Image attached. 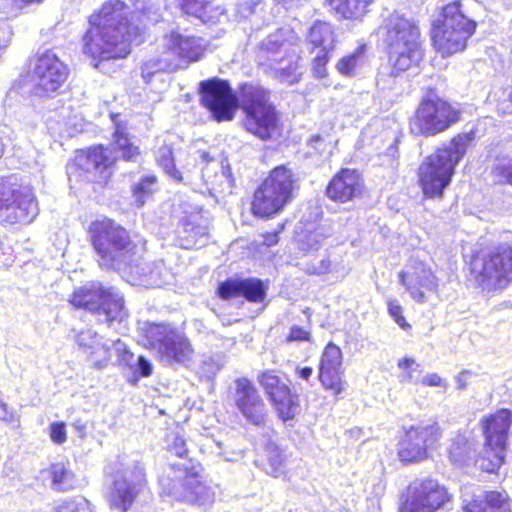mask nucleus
Listing matches in <instances>:
<instances>
[{
    "instance_id": "obj_1",
    "label": "nucleus",
    "mask_w": 512,
    "mask_h": 512,
    "mask_svg": "<svg viewBox=\"0 0 512 512\" xmlns=\"http://www.w3.org/2000/svg\"><path fill=\"white\" fill-rule=\"evenodd\" d=\"M134 6L132 12L121 0H109L89 16L88 28L81 38V52L94 68L101 69L106 61L127 57L131 44L142 42L143 27L132 22L136 14L157 21L150 17L152 7H144L140 0Z\"/></svg>"
},
{
    "instance_id": "obj_2",
    "label": "nucleus",
    "mask_w": 512,
    "mask_h": 512,
    "mask_svg": "<svg viewBox=\"0 0 512 512\" xmlns=\"http://www.w3.org/2000/svg\"><path fill=\"white\" fill-rule=\"evenodd\" d=\"M201 103L218 121H230L238 107L245 113V129L261 140L274 139L279 132L280 114L270 101V91L259 84L244 83L239 96L228 81L212 78L200 83Z\"/></svg>"
},
{
    "instance_id": "obj_3",
    "label": "nucleus",
    "mask_w": 512,
    "mask_h": 512,
    "mask_svg": "<svg viewBox=\"0 0 512 512\" xmlns=\"http://www.w3.org/2000/svg\"><path fill=\"white\" fill-rule=\"evenodd\" d=\"M88 238L98 265L105 270L132 267L144 250V244L133 240L125 227L107 217L89 224Z\"/></svg>"
},
{
    "instance_id": "obj_4",
    "label": "nucleus",
    "mask_w": 512,
    "mask_h": 512,
    "mask_svg": "<svg viewBox=\"0 0 512 512\" xmlns=\"http://www.w3.org/2000/svg\"><path fill=\"white\" fill-rule=\"evenodd\" d=\"M472 138L468 134L455 136L438 148L419 166V183L429 198L441 197L450 184L455 167L463 158Z\"/></svg>"
},
{
    "instance_id": "obj_5",
    "label": "nucleus",
    "mask_w": 512,
    "mask_h": 512,
    "mask_svg": "<svg viewBox=\"0 0 512 512\" xmlns=\"http://www.w3.org/2000/svg\"><path fill=\"white\" fill-rule=\"evenodd\" d=\"M379 35L391 56H396L391 77H396V71H406L421 61L420 30L414 20L393 13L383 21Z\"/></svg>"
},
{
    "instance_id": "obj_6",
    "label": "nucleus",
    "mask_w": 512,
    "mask_h": 512,
    "mask_svg": "<svg viewBox=\"0 0 512 512\" xmlns=\"http://www.w3.org/2000/svg\"><path fill=\"white\" fill-rule=\"evenodd\" d=\"M139 342L156 349L160 362L168 367H188L194 358V349L186 335L166 324L143 322L139 326Z\"/></svg>"
},
{
    "instance_id": "obj_7",
    "label": "nucleus",
    "mask_w": 512,
    "mask_h": 512,
    "mask_svg": "<svg viewBox=\"0 0 512 512\" xmlns=\"http://www.w3.org/2000/svg\"><path fill=\"white\" fill-rule=\"evenodd\" d=\"M441 10L432 25V41L438 52L448 56L465 49L476 22L464 14L460 1H453Z\"/></svg>"
},
{
    "instance_id": "obj_8",
    "label": "nucleus",
    "mask_w": 512,
    "mask_h": 512,
    "mask_svg": "<svg viewBox=\"0 0 512 512\" xmlns=\"http://www.w3.org/2000/svg\"><path fill=\"white\" fill-rule=\"evenodd\" d=\"M471 274L483 290L504 289L512 281V246L482 248L470 262Z\"/></svg>"
},
{
    "instance_id": "obj_9",
    "label": "nucleus",
    "mask_w": 512,
    "mask_h": 512,
    "mask_svg": "<svg viewBox=\"0 0 512 512\" xmlns=\"http://www.w3.org/2000/svg\"><path fill=\"white\" fill-rule=\"evenodd\" d=\"M70 302L76 308L98 314L103 317L99 320L109 325L114 322L120 324L128 317L123 296L115 289L105 288L98 282L87 283L76 289Z\"/></svg>"
},
{
    "instance_id": "obj_10",
    "label": "nucleus",
    "mask_w": 512,
    "mask_h": 512,
    "mask_svg": "<svg viewBox=\"0 0 512 512\" xmlns=\"http://www.w3.org/2000/svg\"><path fill=\"white\" fill-rule=\"evenodd\" d=\"M38 213V202L30 187L17 184L13 177L0 178V224H29Z\"/></svg>"
},
{
    "instance_id": "obj_11",
    "label": "nucleus",
    "mask_w": 512,
    "mask_h": 512,
    "mask_svg": "<svg viewBox=\"0 0 512 512\" xmlns=\"http://www.w3.org/2000/svg\"><path fill=\"white\" fill-rule=\"evenodd\" d=\"M294 178L285 166L274 168L255 191L252 212L261 217L278 213L293 198Z\"/></svg>"
},
{
    "instance_id": "obj_12",
    "label": "nucleus",
    "mask_w": 512,
    "mask_h": 512,
    "mask_svg": "<svg viewBox=\"0 0 512 512\" xmlns=\"http://www.w3.org/2000/svg\"><path fill=\"white\" fill-rule=\"evenodd\" d=\"M511 424L512 412L508 409H500L486 420L484 425V449L475 462L481 470L493 473L504 462Z\"/></svg>"
},
{
    "instance_id": "obj_13",
    "label": "nucleus",
    "mask_w": 512,
    "mask_h": 512,
    "mask_svg": "<svg viewBox=\"0 0 512 512\" xmlns=\"http://www.w3.org/2000/svg\"><path fill=\"white\" fill-rule=\"evenodd\" d=\"M147 489L143 467L138 464L116 470L106 486L105 499L111 508L127 512Z\"/></svg>"
},
{
    "instance_id": "obj_14",
    "label": "nucleus",
    "mask_w": 512,
    "mask_h": 512,
    "mask_svg": "<svg viewBox=\"0 0 512 512\" xmlns=\"http://www.w3.org/2000/svg\"><path fill=\"white\" fill-rule=\"evenodd\" d=\"M460 119V111L447 101L434 96L422 100L410 119V130L415 135L435 136L447 130Z\"/></svg>"
},
{
    "instance_id": "obj_15",
    "label": "nucleus",
    "mask_w": 512,
    "mask_h": 512,
    "mask_svg": "<svg viewBox=\"0 0 512 512\" xmlns=\"http://www.w3.org/2000/svg\"><path fill=\"white\" fill-rule=\"evenodd\" d=\"M69 73L68 66L54 51L46 50L37 54L30 71L31 93L40 98L53 96L63 87Z\"/></svg>"
},
{
    "instance_id": "obj_16",
    "label": "nucleus",
    "mask_w": 512,
    "mask_h": 512,
    "mask_svg": "<svg viewBox=\"0 0 512 512\" xmlns=\"http://www.w3.org/2000/svg\"><path fill=\"white\" fill-rule=\"evenodd\" d=\"M257 58L260 66L271 69L280 81L292 84L298 80L295 56L281 30L270 34L262 42Z\"/></svg>"
},
{
    "instance_id": "obj_17",
    "label": "nucleus",
    "mask_w": 512,
    "mask_h": 512,
    "mask_svg": "<svg viewBox=\"0 0 512 512\" xmlns=\"http://www.w3.org/2000/svg\"><path fill=\"white\" fill-rule=\"evenodd\" d=\"M441 429L437 423H419L405 428L398 443V456L402 462H418L426 459L437 447Z\"/></svg>"
},
{
    "instance_id": "obj_18",
    "label": "nucleus",
    "mask_w": 512,
    "mask_h": 512,
    "mask_svg": "<svg viewBox=\"0 0 512 512\" xmlns=\"http://www.w3.org/2000/svg\"><path fill=\"white\" fill-rule=\"evenodd\" d=\"M452 500L448 489L433 478L418 479L409 485L400 512H436Z\"/></svg>"
},
{
    "instance_id": "obj_19",
    "label": "nucleus",
    "mask_w": 512,
    "mask_h": 512,
    "mask_svg": "<svg viewBox=\"0 0 512 512\" xmlns=\"http://www.w3.org/2000/svg\"><path fill=\"white\" fill-rule=\"evenodd\" d=\"M232 400L243 418L255 425H264L267 420V407L252 381L245 377L235 380Z\"/></svg>"
},
{
    "instance_id": "obj_20",
    "label": "nucleus",
    "mask_w": 512,
    "mask_h": 512,
    "mask_svg": "<svg viewBox=\"0 0 512 512\" xmlns=\"http://www.w3.org/2000/svg\"><path fill=\"white\" fill-rule=\"evenodd\" d=\"M116 156L109 148L102 145L80 152L75 158V165L85 174L91 182H106L111 176V167Z\"/></svg>"
},
{
    "instance_id": "obj_21",
    "label": "nucleus",
    "mask_w": 512,
    "mask_h": 512,
    "mask_svg": "<svg viewBox=\"0 0 512 512\" xmlns=\"http://www.w3.org/2000/svg\"><path fill=\"white\" fill-rule=\"evenodd\" d=\"M460 491L465 512H512L506 493L484 492L474 485H464Z\"/></svg>"
},
{
    "instance_id": "obj_22",
    "label": "nucleus",
    "mask_w": 512,
    "mask_h": 512,
    "mask_svg": "<svg viewBox=\"0 0 512 512\" xmlns=\"http://www.w3.org/2000/svg\"><path fill=\"white\" fill-rule=\"evenodd\" d=\"M200 470L201 467L199 465H192L190 468L185 467V477L178 483V485L174 484L173 491L170 492V494L176 500L199 506L212 504L215 499V492L210 486L200 480Z\"/></svg>"
},
{
    "instance_id": "obj_23",
    "label": "nucleus",
    "mask_w": 512,
    "mask_h": 512,
    "mask_svg": "<svg viewBox=\"0 0 512 512\" xmlns=\"http://www.w3.org/2000/svg\"><path fill=\"white\" fill-rule=\"evenodd\" d=\"M342 351L330 342L324 348L318 367V379L325 390H330L338 396L344 390Z\"/></svg>"
},
{
    "instance_id": "obj_24",
    "label": "nucleus",
    "mask_w": 512,
    "mask_h": 512,
    "mask_svg": "<svg viewBox=\"0 0 512 512\" xmlns=\"http://www.w3.org/2000/svg\"><path fill=\"white\" fill-rule=\"evenodd\" d=\"M258 380L276 406L280 417L284 421L294 418L299 404L292 396L289 386L274 371L263 372Z\"/></svg>"
},
{
    "instance_id": "obj_25",
    "label": "nucleus",
    "mask_w": 512,
    "mask_h": 512,
    "mask_svg": "<svg viewBox=\"0 0 512 512\" xmlns=\"http://www.w3.org/2000/svg\"><path fill=\"white\" fill-rule=\"evenodd\" d=\"M363 188L361 174L355 169L343 168L329 181L325 193L334 202L346 203L359 197Z\"/></svg>"
},
{
    "instance_id": "obj_26",
    "label": "nucleus",
    "mask_w": 512,
    "mask_h": 512,
    "mask_svg": "<svg viewBox=\"0 0 512 512\" xmlns=\"http://www.w3.org/2000/svg\"><path fill=\"white\" fill-rule=\"evenodd\" d=\"M71 337L77 346L85 353L91 366L97 370H103L110 362V346L102 343L101 336L94 330L87 328L80 331L73 330Z\"/></svg>"
},
{
    "instance_id": "obj_27",
    "label": "nucleus",
    "mask_w": 512,
    "mask_h": 512,
    "mask_svg": "<svg viewBox=\"0 0 512 512\" xmlns=\"http://www.w3.org/2000/svg\"><path fill=\"white\" fill-rule=\"evenodd\" d=\"M267 285L257 278H229L219 284L217 293L222 299L242 296L249 302H262L266 298Z\"/></svg>"
},
{
    "instance_id": "obj_28",
    "label": "nucleus",
    "mask_w": 512,
    "mask_h": 512,
    "mask_svg": "<svg viewBox=\"0 0 512 512\" xmlns=\"http://www.w3.org/2000/svg\"><path fill=\"white\" fill-rule=\"evenodd\" d=\"M413 273H399V282L406 287L411 297L419 302L426 301L425 293L421 288L427 291H434L438 286L437 278L431 269L423 262H415L413 266Z\"/></svg>"
},
{
    "instance_id": "obj_29",
    "label": "nucleus",
    "mask_w": 512,
    "mask_h": 512,
    "mask_svg": "<svg viewBox=\"0 0 512 512\" xmlns=\"http://www.w3.org/2000/svg\"><path fill=\"white\" fill-rule=\"evenodd\" d=\"M167 52L174 60L176 57L188 62H195L201 59L205 52L206 44L202 38L184 36L179 32H172L164 38Z\"/></svg>"
},
{
    "instance_id": "obj_30",
    "label": "nucleus",
    "mask_w": 512,
    "mask_h": 512,
    "mask_svg": "<svg viewBox=\"0 0 512 512\" xmlns=\"http://www.w3.org/2000/svg\"><path fill=\"white\" fill-rule=\"evenodd\" d=\"M176 6L188 16L203 23H217L225 16L226 9L215 0H174Z\"/></svg>"
},
{
    "instance_id": "obj_31",
    "label": "nucleus",
    "mask_w": 512,
    "mask_h": 512,
    "mask_svg": "<svg viewBox=\"0 0 512 512\" xmlns=\"http://www.w3.org/2000/svg\"><path fill=\"white\" fill-rule=\"evenodd\" d=\"M331 235V229L327 225L314 226L309 224L296 234V242L299 250L305 253H314L323 246L325 240Z\"/></svg>"
},
{
    "instance_id": "obj_32",
    "label": "nucleus",
    "mask_w": 512,
    "mask_h": 512,
    "mask_svg": "<svg viewBox=\"0 0 512 512\" xmlns=\"http://www.w3.org/2000/svg\"><path fill=\"white\" fill-rule=\"evenodd\" d=\"M178 64L170 57V52H163L161 56H152L141 66V76L146 84H150L154 77H161L163 72L173 71Z\"/></svg>"
},
{
    "instance_id": "obj_33",
    "label": "nucleus",
    "mask_w": 512,
    "mask_h": 512,
    "mask_svg": "<svg viewBox=\"0 0 512 512\" xmlns=\"http://www.w3.org/2000/svg\"><path fill=\"white\" fill-rule=\"evenodd\" d=\"M308 44L320 51H332L334 49L335 34L333 27L326 22L318 21L310 28L307 36Z\"/></svg>"
},
{
    "instance_id": "obj_34",
    "label": "nucleus",
    "mask_w": 512,
    "mask_h": 512,
    "mask_svg": "<svg viewBox=\"0 0 512 512\" xmlns=\"http://www.w3.org/2000/svg\"><path fill=\"white\" fill-rule=\"evenodd\" d=\"M117 118L118 115H112L114 124L113 143L122 153L121 156L124 160L134 161L139 155V147L131 141L126 125L120 123Z\"/></svg>"
},
{
    "instance_id": "obj_35",
    "label": "nucleus",
    "mask_w": 512,
    "mask_h": 512,
    "mask_svg": "<svg viewBox=\"0 0 512 512\" xmlns=\"http://www.w3.org/2000/svg\"><path fill=\"white\" fill-rule=\"evenodd\" d=\"M284 455L280 448L269 441L266 445L265 456L255 461L266 474L278 477L284 473Z\"/></svg>"
},
{
    "instance_id": "obj_36",
    "label": "nucleus",
    "mask_w": 512,
    "mask_h": 512,
    "mask_svg": "<svg viewBox=\"0 0 512 512\" xmlns=\"http://www.w3.org/2000/svg\"><path fill=\"white\" fill-rule=\"evenodd\" d=\"M303 270L309 275H345L346 269L336 259H332L330 255L323 258H313L303 263Z\"/></svg>"
},
{
    "instance_id": "obj_37",
    "label": "nucleus",
    "mask_w": 512,
    "mask_h": 512,
    "mask_svg": "<svg viewBox=\"0 0 512 512\" xmlns=\"http://www.w3.org/2000/svg\"><path fill=\"white\" fill-rule=\"evenodd\" d=\"M51 486L57 491H68L76 486L77 480L69 467L63 461L53 463L49 468Z\"/></svg>"
},
{
    "instance_id": "obj_38",
    "label": "nucleus",
    "mask_w": 512,
    "mask_h": 512,
    "mask_svg": "<svg viewBox=\"0 0 512 512\" xmlns=\"http://www.w3.org/2000/svg\"><path fill=\"white\" fill-rule=\"evenodd\" d=\"M346 19H360L367 13L374 0H326Z\"/></svg>"
},
{
    "instance_id": "obj_39",
    "label": "nucleus",
    "mask_w": 512,
    "mask_h": 512,
    "mask_svg": "<svg viewBox=\"0 0 512 512\" xmlns=\"http://www.w3.org/2000/svg\"><path fill=\"white\" fill-rule=\"evenodd\" d=\"M365 45L358 46L352 53L343 56L336 64L337 71L346 77L355 76L365 62Z\"/></svg>"
},
{
    "instance_id": "obj_40",
    "label": "nucleus",
    "mask_w": 512,
    "mask_h": 512,
    "mask_svg": "<svg viewBox=\"0 0 512 512\" xmlns=\"http://www.w3.org/2000/svg\"><path fill=\"white\" fill-rule=\"evenodd\" d=\"M155 158L158 166L174 181L183 180L181 172L175 167V157L172 145L164 141L156 153Z\"/></svg>"
},
{
    "instance_id": "obj_41",
    "label": "nucleus",
    "mask_w": 512,
    "mask_h": 512,
    "mask_svg": "<svg viewBox=\"0 0 512 512\" xmlns=\"http://www.w3.org/2000/svg\"><path fill=\"white\" fill-rule=\"evenodd\" d=\"M157 190V178L154 175L142 176L132 186V195L138 207L143 206Z\"/></svg>"
},
{
    "instance_id": "obj_42",
    "label": "nucleus",
    "mask_w": 512,
    "mask_h": 512,
    "mask_svg": "<svg viewBox=\"0 0 512 512\" xmlns=\"http://www.w3.org/2000/svg\"><path fill=\"white\" fill-rule=\"evenodd\" d=\"M449 457L455 464L462 465L471 457V447L468 439L462 435H456L449 447Z\"/></svg>"
},
{
    "instance_id": "obj_43",
    "label": "nucleus",
    "mask_w": 512,
    "mask_h": 512,
    "mask_svg": "<svg viewBox=\"0 0 512 512\" xmlns=\"http://www.w3.org/2000/svg\"><path fill=\"white\" fill-rule=\"evenodd\" d=\"M178 235L185 240V247L190 248L196 245L200 238L207 235L206 229L201 226L194 225L190 220H182Z\"/></svg>"
},
{
    "instance_id": "obj_44",
    "label": "nucleus",
    "mask_w": 512,
    "mask_h": 512,
    "mask_svg": "<svg viewBox=\"0 0 512 512\" xmlns=\"http://www.w3.org/2000/svg\"><path fill=\"white\" fill-rule=\"evenodd\" d=\"M398 367L401 370L399 381L401 383H417L422 368L413 358H403L399 360Z\"/></svg>"
},
{
    "instance_id": "obj_45",
    "label": "nucleus",
    "mask_w": 512,
    "mask_h": 512,
    "mask_svg": "<svg viewBox=\"0 0 512 512\" xmlns=\"http://www.w3.org/2000/svg\"><path fill=\"white\" fill-rule=\"evenodd\" d=\"M492 173L499 182L512 186V156L498 157Z\"/></svg>"
},
{
    "instance_id": "obj_46",
    "label": "nucleus",
    "mask_w": 512,
    "mask_h": 512,
    "mask_svg": "<svg viewBox=\"0 0 512 512\" xmlns=\"http://www.w3.org/2000/svg\"><path fill=\"white\" fill-rule=\"evenodd\" d=\"M56 512H97L95 506L83 497L70 499L56 508Z\"/></svg>"
},
{
    "instance_id": "obj_47",
    "label": "nucleus",
    "mask_w": 512,
    "mask_h": 512,
    "mask_svg": "<svg viewBox=\"0 0 512 512\" xmlns=\"http://www.w3.org/2000/svg\"><path fill=\"white\" fill-rule=\"evenodd\" d=\"M223 367L219 357L205 358L199 366V374L206 379H212Z\"/></svg>"
},
{
    "instance_id": "obj_48",
    "label": "nucleus",
    "mask_w": 512,
    "mask_h": 512,
    "mask_svg": "<svg viewBox=\"0 0 512 512\" xmlns=\"http://www.w3.org/2000/svg\"><path fill=\"white\" fill-rule=\"evenodd\" d=\"M168 450L179 458H188L189 450L184 438L176 433L168 435Z\"/></svg>"
},
{
    "instance_id": "obj_49",
    "label": "nucleus",
    "mask_w": 512,
    "mask_h": 512,
    "mask_svg": "<svg viewBox=\"0 0 512 512\" xmlns=\"http://www.w3.org/2000/svg\"><path fill=\"white\" fill-rule=\"evenodd\" d=\"M331 51L317 50L313 57V72L317 78H324L327 76L326 65L329 61V54Z\"/></svg>"
},
{
    "instance_id": "obj_50",
    "label": "nucleus",
    "mask_w": 512,
    "mask_h": 512,
    "mask_svg": "<svg viewBox=\"0 0 512 512\" xmlns=\"http://www.w3.org/2000/svg\"><path fill=\"white\" fill-rule=\"evenodd\" d=\"M387 306L389 315L402 329L406 330L410 328V325L406 322L405 317L402 314L403 309L397 299L389 298L387 300Z\"/></svg>"
},
{
    "instance_id": "obj_51",
    "label": "nucleus",
    "mask_w": 512,
    "mask_h": 512,
    "mask_svg": "<svg viewBox=\"0 0 512 512\" xmlns=\"http://www.w3.org/2000/svg\"><path fill=\"white\" fill-rule=\"evenodd\" d=\"M130 372L136 380L138 377H149L153 372V366L146 357L138 356Z\"/></svg>"
},
{
    "instance_id": "obj_52",
    "label": "nucleus",
    "mask_w": 512,
    "mask_h": 512,
    "mask_svg": "<svg viewBox=\"0 0 512 512\" xmlns=\"http://www.w3.org/2000/svg\"><path fill=\"white\" fill-rule=\"evenodd\" d=\"M50 437L56 444H62L66 441V427L63 422H55L50 425Z\"/></svg>"
},
{
    "instance_id": "obj_53",
    "label": "nucleus",
    "mask_w": 512,
    "mask_h": 512,
    "mask_svg": "<svg viewBox=\"0 0 512 512\" xmlns=\"http://www.w3.org/2000/svg\"><path fill=\"white\" fill-rule=\"evenodd\" d=\"M261 0H238L237 10L241 17L246 18L254 12Z\"/></svg>"
},
{
    "instance_id": "obj_54",
    "label": "nucleus",
    "mask_w": 512,
    "mask_h": 512,
    "mask_svg": "<svg viewBox=\"0 0 512 512\" xmlns=\"http://www.w3.org/2000/svg\"><path fill=\"white\" fill-rule=\"evenodd\" d=\"M287 342H302V341H310V333L299 326H292L290 328V333L286 338Z\"/></svg>"
},
{
    "instance_id": "obj_55",
    "label": "nucleus",
    "mask_w": 512,
    "mask_h": 512,
    "mask_svg": "<svg viewBox=\"0 0 512 512\" xmlns=\"http://www.w3.org/2000/svg\"><path fill=\"white\" fill-rule=\"evenodd\" d=\"M421 383L424 386H430V387H444L447 388L448 384L445 380H443L437 373H429L425 375L421 379Z\"/></svg>"
},
{
    "instance_id": "obj_56",
    "label": "nucleus",
    "mask_w": 512,
    "mask_h": 512,
    "mask_svg": "<svg viewBox=\"0 0 512 512\" xmlns=\"http://www.w3.org/2000/svg\"><path fill=\"white\" fill-rule=\"evenodd\" d=\"M472 378V372L468 370L461 371L456 377V385L458 390H464L467 388L470 379Z\"/></svg>"
},
{
    "instance_id": "obj_57",
    "label": "nucleus",
    "mask_w": 512,
    "mask_h": 512,
    "mask_svg": "<svg viewBox=\"0 0 512 512\" xmlns=\"http://www.w3.org/2000/svg\"><path fill=\"white\" fill-rule=\"evenodd\" d=\"M0 420L5 422H14L15 414L8 408V405L0 399Z\"/></svg>"
},
{
    "instance_id": "obj_58",
    "label": "nucleus",
    "mask_w": 512,
    "mask_h": 512,
    "mask_svg": "<svg viewBox=\"0 0 512 512\" xmlns=\"http://www.w3.org/2000/svg\"><path fill=\"white\" fill-rule=\"evenodd\" d=\"M112 347L117 355V360L130 351L128 345L120 339L113 341Z\"/></svg>"
},
{
    "instance_id": "obj_59",
    "label": "nucleus",
    "mask_w": 512,
    "mask_h": 512,
    "mask_svg": "<svg viewBox=\"0 0 512 512\" xmlns=\"http://www.w3.org/2000/svg\"><path fill=\"white\" fill-rule=\"evenodd\" d=\"M295 374L299 379L308 381L313 374V369L309 366L297 365L295 368Z\"/></svg>"
},
{
    "instance_id": "obj_60",
    "label": "nucleus",
    "mask_w": 512,
    "mask_h": 512,
    "mask_svg": "<svg viewBox=\"0 0 512 512\" xmlns=\"http://www.w3.org/2000/svg\"><path fill=\"white\" fill-rule=\"evenodd\" d=\"M136 359L137 358H135L134 353H132L131 350H130L124 356H122L118 360V362H119V365H121L124 368H127L130 371V369L133 367Z\"/></svg>"
},
{
    "instance_id": "obj_61",
    "label": "nucleus",
    "mask_w": 512,
    "mask_h": 512,
    "mask_svg": "<svg viewBox=\"0 0 512 512\" xmlns=\"http://www.w3.org/2000/svg\"><path fill=\"white\" fill-rule=\"evenodd\" d=\"M7 130H8L7 126L0 124V158L2 157L3 152H4V146H5L4 140L8 136Z\"/></svg>"
},
{
    "instance_id": "obj_62",
    "label": "nucleus",
    "mask_w": 512,
    "mask_h": 512,
    "mask_svg": "<svg viewBox=\"0 0 512 512\" xmlns=\"http://www.w3.org/2000/svg\"><path fill=\"white\" fill-rule=\"evenodd\" d=\"M323 139L320 135H313L308 140V145L313 147L316 150H319L320 145L322 144Z\"/></svg>"
},
{
    "instance_id": "obj_63",
    "label": "nucleus",
    "mask_w": 512,
    "mask_h": 512,
    "mask_svg": "<svg viewBox=\"0 0 512 512\" xmlns=\"http://www.w3.org/2000/svg\"><path fill=\"white\" fill-rule=\"evenodd\" d=\"M199 157L201 159V162H205V163H208L210 161H212V157L210 156V154L206 151H200L199 152Z\"/></svg>"
},
{
    "instance_id": "obj_64",
    "label": "nucleus",
    "mask_w": 512,
    "mask_h": 512,
    "mask_svg": "<svg viewBox=\"0 0 512 512\" xmlns=\"http://www.w3.org/2000/svg\"><path fill=\"white\" fill-rule=\"evenodd\" d=\"M279 3H282L287 8H291L297 5L301 0H277Z\"/></svg>"
}]
</instances>
